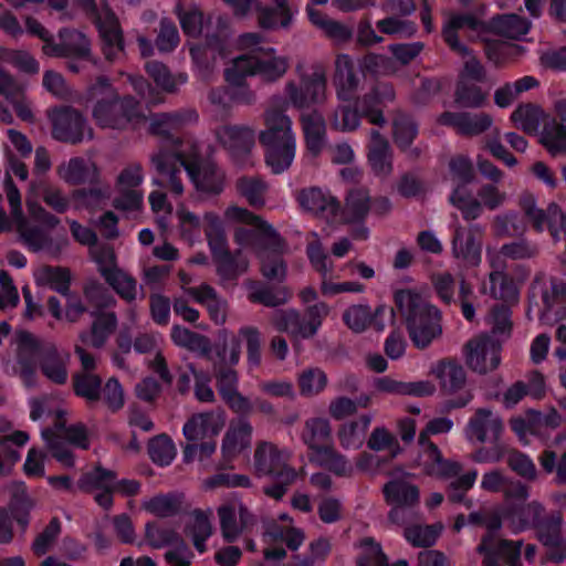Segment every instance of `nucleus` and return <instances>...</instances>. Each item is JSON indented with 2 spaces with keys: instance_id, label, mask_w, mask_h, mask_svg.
Instances as JSON below:
<instances>
[{
  "instance_id": "nucleus-43",
  "label": "nucleus",
  "mask_w": 566,
  "mask_h": 566,
  "mask_svg": "<svg viewBox=\"0 0 566 566\" xmlns=\"http://www.w3.org/2000/svg\"><path fill=\"white\" fill-rule=\"evenodd\" d=\"M33 507V502L30 499L24 482L15 484L10 501L8 504V512L18 526L24 532L30 524V513Z\"/></svg>"
},
{
  "instance_id": "nucleus-23",
  "label": "nucleus",
  "mask_w": 566,
  "mask_h": 566,
  "mask_svg": "<svg viewBox=\"0 0 566 566\" xmlns=\"http://www.w3.org/2000/svg\"><path fill=\"white\" fill-rule=\"evenodd\" d=\"M442 126L453 127L464 136H476L486 132L492 125V118L485 113L471 114L467 112L441 113L437 119Z\"/></svg>"
},
{
  "instance_id": "nucleus-28",
  "label": "nucleus",
  "mask_w": 566,
  "mask_h": 566,
  "mask_svg": "<svg viewBox=\"0 0 566 566\" xmlns=\"http://www.w3.org/2000/svg\"><path fill=\"white\" fill-rule=\"evenodd\" d=\"M374 387L377 391L390 395L429 397L434 394L436 387L429 380L400 381L388 376L379 377L374 380Z\"/></svg>"
},
{
  "instance_id": "nucleus-56",
  "label": "nucleus",
  "mask_w": 566,
  "mask_h": 566,
  "mask_svg": "<svg viewBox=\"0 0 566 566\" xmlns=\"http://www.w3.org/2000/svg\"><path fill=\"white\" fill-rule=\"evenodd\" d=\"M370 210V196L364 188L348 191L346 197V212L350 222H363Z\"/></svg>"
},
{
  "instance_id": "nucleus-58",
  "label": "nucleus",
  "mask_w": 566,
  "mask_h": 566,
  "mask_svg": "<svg viewBox=\"0 0 566 566\" xmlns=\"http://www.w3.org/2000/svg\"><path fill=\"white\" fill-rule=\"evenodd\" d=\"M367 447L375 452L389 450L388 461L395 459L402 451L397 438L385 427H376L371 431Z\"/></svg>"
},
{
  "instance_id": "nucleus-16",
  "label": "nucleus",
  "mask_w": 566,
  "mask_h": 566,
  "mask_svg": "<svg viewBox=\"0 0 566 566\" xmlns=\"http://www.w3.org/2000/svg\"><path fill=\"white\" fill-rule=\"evenodd\" d=\"M59 39L60 42H55L53 38L51 44L42 46L45 55L76 60L91 59V41L83 32L73 28H62L59 31Z\"/></svg>"
},
{
  "instance_id": "nucleus-39",
  "label": "nucleus",
  "mask_w": 566,
  "mask_h": 566,
  "mask_svg": "<svg viewBox=\"0 0 566 566\" xmlns=\"http://www.w3.org/2000/svg\"><path fill=\"white\" fill-rule=\"evenodd\" d=\"M184 500L182 493H159L144 502L143 509L160 518L174 517L181 513Z\"/></svg>"
},
{
  "instance_id": "nucleus-38",
  "label": "nucleus",
  "mask_w": 566,
  "mask_h": 566,
  "mask_svg": "<svg viewBox=\"0 0 566 566\" xmlns=\"http://www.w3.org/2000/svg\"><path fill=\"white\" fill-rule=\"evenodd\" d=\"M217 360L213 363V369L217 380V389L221 398L238 390V373L230 366H227V343L218 346L216 349Z\"/></svg>"
},
{
  "instance_id": "nucleus-7",
  "label": "nucleus",
  "mask_w": 566,
  "mask_h": 566,
  "mask_svg": "<svg viewBox=\"0 0 566 566\" xmlns=\"http://www.w3.org/2000/svg\"><path fill=\"white\" fill-rule=\"evenodd\" d=\"M396 93L392 84L376 83L369 92L355 98L354 105H342L335 112V126L343 132L355 130L361 118L370 124L384 127L387 123L384 111L395 101Z\"/></svg>"
},
{
  "instance_id": "nucleus-6",
  "label": "nucleus",
  "mask_w": 566,
  "mask_h": 566,
  "mask_svg": "<svg viewBox=\"0 0 566 566\" xmlns=\"http://www.w3.org/2000/svg\"><path fill=\"white\" fill-rule=\"evenodd\" d=\"M264 148V160L274 175L286 171L296 151V140L290 117L280 109H271L265 115V129L259 135Z\"/></svg>"
},
{
  "instance_id": "nucleus-2",
  "label": "nucleus",
  "mask_w": 566,
  "mask_h": 566,
  "mask_svg": "<svg viewBox=\"0 0 566 566\" xmlns=\"http://www.w3.org/2000/svg\"><path fill=\"white\" fill-rule=\"evenodd\" d=\"M199 115L196 109L186 108L170 113L156 114L150 122L149 133L160 137V148L151 156V164L158 175L166 179L165 182L154 179L153 182L168 187L179 196L184 191L180 174V160L178 154H185V133L187 125L197 123Z\"/></svg>"
},
{
  "instance_id": "nucleus-17",
  "label": "nucleus",
  "mask_w": 566,
  "mask_h": 566,
  "mask_svg": "<svg viewBox=\"0 0 566 566\" xmlns=\"http://www.w3.org/2000/svg\"><path fill=\"white\" fill-rule=\"evenodd\" d=\"M105 59L114 62L125 53V40L118 18L108 7L103 15L93 17Z\"/></svg>"
},
{
  "instance_id": "nucleus-9",
  "label": "nucleus",
  "mask_w": 566,
  "mask_h": 566,
  "mask_svg": "<svg viewBox=\"0 0 566 566\" xmlns=\"http://www.w3.org/2000/svg\"><path fill=\"white\" fill-rule=\"evenodd\" d=\"M184 147L185 154H178L180 165L196 190L210 196H219L224 189V172L210 157L205 156L200 145L186 134Z\"/></svg>"
},
{
  "instance_id": "nucleus-8",
  "label": "nucleus",
  "mask_w": 566,
  "mask_h": 566,
  "mask_svg": "<svg viewBox=\"0 0 566 566\" xmlns=\"http://www.w3.org/2000/svg\"><path fill=\"white\" fill-rule=\"evenodd\" d=\"M226 214L230 219L256 227L259 232L264 237L265 248L270 251V253L261 260L262 275L268 280L284 281L286 276V263L282 254L285 249V241L273 226L247 208L238 206L229 207Z\"/></svg>"
},
{
  "instance_id": "nucleus-4",
  "label": "nucleus",
  "mask_w": 566,
  "mask_h": 566,
  "mask_svg": "<svg viewBox=\"0 0 566 566\" xmlns=\"http://www.w3.org/2000/svg\"><path fill=\"white\" fill-rule=\"evenodd\" d=\"M394 303L415 347L424 349L442 334L440 310L426 302L419 293L398 290L394 294Z\"/></svg>"
},
{
  "instance_id": "nucleus-36",
  "label": "nucleus",
  "mask_w": 566,
  "mask_h": 566,
  "mask_svg": "<svg viewBox=\"0 0 566 566\" xmlns=\"http://www.w3.org/2000/svg\"><path fill=\"white\" fill-rule=\"evenodd\" d=\"M302 439L311 450V454L318 453L319 448L332 446V428L326 418L315 417L305 421Z\"/></svg>"
},
{
  "instance_id": "nucleus-52",
  "label": "nucleus",
  "mask_w": 566,
  "mask_h": 566,
  "mask_svg": "<svg viewBox=\"0 0 566 566\" xmlns=\"http://www.w3.org/2000/svg\"><path fill=\"white\" fill-rule=\"evenodd\" d=\"M42 439L46 443V447L57 462L65 468H73L75 465V457L72 450L69 448L65 440H63L56 432L51 428H45L41 432Z\"/></svg>"
},
{
  "instance_id": "nucleus-54",
  "label": "nucleus",
  "mask_w": 566,
  "mask_h": 566,
  "mask_svg": "<svg viewBox=\"0 0 566 566\" xmlns=\"http://www.w3.org/2000/svg\"><path fill=\"white\" fill-rule=\"evenodd\" d=\"M235 188L251 207L262 208L265 205L264 195L268 185L260 178L248 176L240 177L237 180Z\"/></svg>"
},
{
  "instance_id": "nucleus-25",
  "label": "nucleus",
  "mask_w": 566,
  "mask_h": 566,
  "mask_svg": "<svg viewBox=\"0 0 566 566\" xmlns=\"http://www.w3.org/2000/svg\"><path fill=\"white\" fill-rule=\"evenodd\" d=\"M367 160L375 176L386 178L394 170V154L388 139L377 129L370 133Z\"/></svg>"
},
{
  "instance_id": "nucleus-22",
  "label": "nucleus",
  "mask_w": 566,
  "mask_h": 566,
  "mask_svg": "<svg viewBox=\"0 0 566 566\" xmlns=\"http://www.w3.org/2000/svg\"><path fill=\"white\" fill-rule=\"evenodd\" d=\"M220 527L226 542H234L240 534L254 523V516L249 509L240 503L238 507L234 504H224L218 509Z\"/></svg>"
},
{
  "instance_id": "nucleus-33",
  "label": "nucleus",
  "mask_w": 566,
  "mask_h": 566,
  "mask_svg": "<svg viewBox=\"0 0 566 566\" xmlns=\"http://www.w3.org/2000/svg\"><path fill=\"white\" fill-rule=\"evenodd\" d=\"M444 394H453L461 390L467 381V373L455 359H442L433 369Z\"/></svg>"
},
{
  "instance_id": "nucleus-49",
  "label": "nucleus",
  "mask_w": 566,
  "mask_h": 566,
  "mask_svg": "<svg viewBox=\"0 0 566 566\" xmlns=\"http://www.w3.org/2000/svg\"><path fill=\"white\" fill-rule=\"evenodd\" d=\"M560 526L562 516L559 513L546 514L545 512L533 530L544 546H556L563 543Z\"/></svg>"
},
{
  "instance_id": "nucleus-34",
  "label": "nucleus",
  "mask_w": 566,
  "mask_h": 566,
  "mask_svg": "<svg viewBox=\"0 0 566 566\" xmlns=\"http://www.w3.org/2000/svg\"><path fill=\"white\" fill-rule=\"evenodd\" d=\"M59 176L71 186H80L86 182L98 181V170L95 165L90 166L82 157H73L66 165L57 168Z\"/></svg>"
},
{
  "instance_id": "nucleus-59",
  "label": "nucleus",
  "mask_w": 566,
  "mask_h": 566,
  "mask_svg": "<svg viewBox=\"0 0 566 566\" xmlns=\"http://www.w3.org/2000/svg\"><path fill=\"white\" fill-rule=\"evenodd\" d=\"M539 108L534 104H521L511 114V120L526 134H535L539 127Z\"/></svg>"
},
{
  "instance_id": "nucleus-64",
  "label": "nucleus",
  "mask_w": 566,
  "mask_h": 566,
  "mask_svg": "<svg viewBox=\"0 0 566 566\" xmlns=\"http://www.w3.org/2000/svg\"><path fill=\"white\" fill-rule=\"evenodd\" d=\"M361 553L357 556V566H384L387 559L381 545L373 537H364L359 542Z\"/></svg>"
},
{
  "instance_id": "nucleus-37",
  "label": "nucleus",
  "mask_w": 566,
  "mask_h": 566,
  "mask_svg": "<svg viewBox=\"0 0 566 566\" xmlns=\"http://www.w3.org/2000/svg\"><path fill=\"white\" fill-rule=\"evenodd\" d=\"M307 150L317 156L325 146L326 125L324 117L316 111L301 117Z\"/></svg>"
},
{
  "instance_id": "nucleus-27",
  "label": "nucleus",
  "mask_w": 566,
  "mask_h": 566,
  "mask_svg": "<svg viewBox=\"0 0 566 566\" xmlns=\"http://www.w3.org/2000/svg\"><path fill=\"white\" fill-rule=\"evenodd\" d=\"M503 430L504 424L500 417H494L490 409L479 408L470 418L465 432L469 439L474 438L481 443L486 441L488 432H490V441L499 443Z\"/></svg>"
},
{
  "instance_id": "nucleus-35",
  "label": "nucleus",
  "mask_w": 566,
  "mask_h": 566,
  "mask_svg": "<svg viewBox=\"0 0 566 566\" xmlns=\"http://www.w3.org/2000/svg\"><path fill=\"white\" fill-rule=\"evenodd\" d=\"M310 460L338 478H350L355 471L348 458L336 451L333 444L319 448L318 453L310 455Z\"/></svg>"
},
{
  "instance_id": "nucleus-13",
  "label": "nucleus",
  "mask_w": 566,
  "mask_h": 566,
  "mask_svg": "<svg viewBox=\"0 0 566 566\" xmlns=\"http://www.w3.org/2000/svg\"><path fill=\"white\" fill-rule=\"evenodd\" d=\"M48 117L52 125L51 135L57 142L77 145L84 140L85 136L93 139L94 133L87 118L80 109L71 105L51 108Z\"/></svg>"
},
{
  "instance_id": "nucleus-26",
  "label": "nucleus",
  "mask_w": 566,
  "mask_h": 566,
  "mask_svg": "<svg viewBox=\"0 0 566 566\" xmlns=\"http://www.w3.org/2000/svg\"><path fill=\"white\" fill-rule=\"evenodd\" d=\"M359 81L354 61L347 54H339L335 61L333 76L338 99L343 102L355 99Z\"/></svg>"
},
{
  "instance_id": "nucleus-29",
  "label": "nucleus",
  "mask_w": 566,
  "mask_h": 566,
  "mask_svg": "<svg viewBox=\"0 0 566 566\" xmlns=\"http://www.w3.org/2000/svg\"><path fill=\"white\" fill-rule=\"evenodd\" d=\"M252 426L247 419H239L223 437L221 452L226 462H231L238 454L251 447Z\"/></svg>"
},
{
  "instance_id": "nucleus-10",
  "label": "nucleus",
  "mask_w": 566,
  "mask_h": 566,
  "mask_svg": "<svg viewBox=\"0 0 566 566\" xmlns=\"http://www.w3.org/2000/svg\"><path fill=\"white\" fill-rule=\"evenodd\" d=\"M254 469L258 475L271 478L272 483L264 486V493L274 500H282L298 476L297 471L286 463L284 451L265 441L255 449Z\"/></svg>"
},
{
  "instance_id": "nucleus-57",
  "label": "nucleus",
  "mask_w": 566,
  "mask_h": 566,
  "mask_svg": "<svg viewBox=\"0 0 566 566\" xmlns=\"http://www.w3.org/2000/svg\"><path fill=\"white\" fill-rule=\"evenodd\" d=\"M41 279L62 296L70 295L72 292V273L67 268L44 265L41 270Z\"/></svg>"
},
{
  "instance_id": "nucleus-60",
  "label": "nucleus",
  "mask_w": 566,
  "mask_h": 566,
  "mask_svg": "<svg viewBox=\"0 0 566 566\" xmlns=\"http://www.w3.org/2000/svg\"><path fill=\"white\" fill-rule=\"evenodd\" d=\"M61 532L62 523L57 516H53L43 531L35 536L31 545L33 554L38 557L45 555L56 542Z\"/></svg>"
},
{
  "instance_id": "nucleus-14",
  "label": "nucleus",
  "mask_w": 566,
  "mask_h": 566,
  "mask_svg": "<svg viewBox=\"0 0 566 566\" xmlns=\"http://www.w3.org/2000/svg\"><path fill=\"white\" fill-rule=\"evenodd\" d=\"M482 229L479 224L455 226L452 231V255L465 266H476L482 260Z\"/></svg>"
},
{
  "instance_id": "nucleus-45",
  "label": "nucleus",
  "mask_w": 566,
  "mask_h": 566,
  "mask_svg": "<svg viewBox=\"0 0 566 566\" xmlns=\"http://www.w3.org/2000/svg\"><path fill=\"white\" fill-rule=\"evenodd\" d=\"M275 7H265L260 10L258 21L263 30H276L289 28L293 13L287 0H274Z\"/></svg>"
},
{
  "instance_id": "nucleus-32",
  "label": "nucleus",
  "mask_w": 566,
  "mask_h": 566,
  "mask_svg": "<svg viewBox=\"0 0 566 566\" xmlns=\"http://www.w3.org/2000/svg\"><path fill=\"white\" fill-rule=\"evenodd\" d=\"M275 50L269 48L264 56L248 54L253 75H260L263 80L273 82L282 77L289 67L287 59L274 55Z\"/></svg>"
},
{
  "instance_id": "nucleus-55",
  "label": "nucleus",
  "mask_w": 566,
  "mask_h": 566,
  "mask_svg": "<svg viewBox=\"0 0 566 566\" xmlns=\"http://www.w3.org/2000/svg\"><path fill=\"white\" fill-rule=\"evenodd\" d=\"M478 84L458 78L454 91L455 102L463 107H481L486 99V93Z\"/></svg>"
},
{
  "instance_id": "nucleus-62",
  "label": "nucleus",
  "mask_w": 566,
  "mask_h": 566,
  "mask_svg": "<svg viewBox=\"0 0 566 566\" xmlns=\"http://www.w3.org/2000/svg\"><path fill=\"white\" fill-rule=\"evenodd\" d=\"M344 324L354 333H363L370 327V306L367 304H355L343 312Z\"/></svg>"
},
{
  "instance_id": "nucleus-50",
  "label": "nucleus",
  "mask_w": 566,
  "mask_h": 566,
  "mask_svg": "<svg viewBox=\"0 0 566 566\" xmlns=\"http://www.w3.org/2000/svg\"><path fill=\"white\" fill-rule=\"evenodd\" d=\"M541 144L552 156L566 154V126L556 119L546 122L541 134Z\"/></svg>"
},
{
  "instance_id": "nucleus-31",
  "label": "nucleus",
  "mask_w": 566,
  "mask_h": 566,
  "mask_svg": "<svg viewBox=\"0 0 566 566\" xmlns=\"http://www.w3.org/2000/svg\"><path fill=\"white\" fill-rule=\"evenodd\" d=\"M382 495L388 505H402L413 509L420 502L419 488L402 479H392L385 483Z\"/></svg>"
},
{
  "instance_id": "nucleus-63",
  "label": "nucleus",
  "mask_w": 566,
  "mask_h": 566,
  "mask_svg": "<svg viewBox=\"0 0 566 566\" xmlns=\"http://www.w3.org/2000/svg\"><path fill=\"white\" fill-rule=\"evenodd\" d=\"M493 229L499 237H520L524 233L526 226L518 212L510 211L494 219Z\"/></svg>"
},
{
  "instance_id": "nucleus-46",
  "label": "nucleus",
  "mask_w": 566,
  "mask_h": 566,
  "mask_svg": "<svg viewBox=\"0 0 566 566\" xmlns=\"http://www.w3.org/2000/svg\"><path fill=\"white\" fill-rule=\"evenodd\" d=\"M147 454L155 465L167 468L175 460L177 449L167 433H160L148 440Z\"/></svg>"
},
{
  "instance_id": "nucleus-30",
  "label": "nucleus",
  "mask_w": 566,
  "mask_h": 566,
  "mask_svg": "<svg viewBox=\"0 0 566 566\" xmlns=\"http://www.w3.org/2000/svg\"><path fill=\"white\" fill-rule=\"evenodd\" d=\"M90 315L94 318L90 334L82 333L80 338L83 343H87L90 337V343L94 348H102L117 328V316L114 312H105V310L91 311Z\"/></svg>"
},
{
  "instance_id": "nucleus-21",
  "label": "nucleus",
  "mask_w": 566,
  "mask_h": 566,
  "mask_svg": "<svg viewBox=\"0 0 566 566\" xmlns=\"http://www.w3.org/2000/svg\"><path fill=\"white\" fill-rule=\"evenodd\" d=\"M218 137L238 163L250 155L255 143L254 130L243 125H226L219 130Z\"/></svg>"
},
{
  "instance_id": "nucleus-48",
  "label": "nucleus",
  "mask_w": 566,
  "mask_h": 566,
  "mask_svg": "<svg viewBox=\"0 0 566 566\" xmlns=\"http://www.w3.org/2000/svg\"><path fill=\"white\" fill-rule=\"evenodd\" d=\"M116 479L117 473L115 471L105 469L101 464H97L91 471L81 475L77 481V486L83 492L114 489Z\"/></svg>"
},
{
  "instance_id": "nucleus-1",
  "label": "nucleus",
  "mask_w": 566,
  "mask_h": 566,
  "mask_svg": "<svg viewBox=\"0 0 566 566\" xmlns=\"http://www.w3.org/2000/svg\"><path fill=\"white\" fill-rule=\"evenodd\" d=\"M530 21L516 13H501L484 21L473 11H451L444 17L441 38L447 46L458 55L468 57L472 50L467 43H484L485 55L497 61L501 56V44L488 40L489 34L517 40L528 33Z\"/></svg>"
},
{
  "instance_id": "nucleus-61",
  "label": "nucleus",
  "mask_w": 566,
  "mask_h": 566,
  "mask_svg": "<svg viewBox=\"0 0 566 566\" xmlns=\"http://www.w3.org/2000/svg\"><path fill=\"white\" fill-rule=\"evenodd\" d=\"M277 327L281 331H295L302 335L303 338L313 337L317 331L318 326L312 324L308 319L301 318L300 314L296 311L284 312L277 318Z\"/></svg>"
},
{
  "instance_id": "nucleus-47",
  "label": "nucleus",
  "mask_w": 566,
  "mask_h": 566,
  "mask_svg": "<svg viewBox=\"0 0 566 566\" xmlns=\"http://www.w3.org/2000/svg\"><path fill=\"white\" fill-rule=\"evenodd\" d=\"M102 384V377L95 373H74L72 376L74 395L90 403L101 400Z\"/></svg>"
},
{
  "instance_id": "nucleus-3",
  "label": "nucleus",
  "mask_w": 566,
  "mask_h": 566,
  "mask_svg": "<svg viewBox=\"0 0 566 566\" xmlns=\"http://www.w3.org/2000/svg\"><path fill=\"white\" fill-rule=\"evenodd\" d=\"M86 98L95 102L92 116L101 128L124 130L146 120L140 102L133 95H120L106 75L88 85Z\"/></svg>"
},
{
  "instance_id": "nucleus-40",
  "label": "nucleus",
  "mask_w": 566,
  "mask_h": 566,
  "mask_svg": "<svg viewBox=\"0 0 566 566\" xmlns=\"http://www.w3.org/2000/svg\"><path fill=\"white\" fill-rule=\"evenodd\" d=\"M370 423L371 417L361 415L355 420L340 424L337 432L340 446L346 450L359 449L364 444Z\"/></svg>"
},
{
  "instance_id": "nucleus-11",
  "label": "nucleus",
  "mask_w": 566,
  "mask_h": 566,
  "mask_svg": "<svg viewBox=\"0 0 566 566\" xmlns=\"http://www.w3.org/2000/svg\"><path fill=\"white\" fill-rule=\"evenodd\" d=\"M505 524L504 505L500 512L485 515L484 526L488 536L483 537L479 552L483 555L484 566H523L521 562L522 541L501 539L497 543H488V538L495 535Z\"/></svg>"
},
{
  "instance_id": "nucleus-19",
  "label": "nucleus",
  "mask_w": 566,
  "mask_h": 566,
  "mask_svg": "<svg viewBox=\"0 0 566 566\" xmlns=\"http://www.w3.org/2000/svg\"><path fill=\"white\" fill-rule=\"evenodd\" d=\"M467 364L481 375L497 368L501 363V345L490 337L470 340L467 344Z\"/></svg>"
},
{
  "instance_id": "nucleus-12",
  "label": "nucleus",
  "mask_w": 566,
  "mask_h": 566,
  "mask_svg": "<svg viewBox=\"0 0 566 566\" xmlns=\"http://www.w3.org/2000/svg\"><path fill=\"white\" fill-rule=\"evenodd\" d=\"M203 222V231L218 275L226 280L235 279L239 275V264L235 254L229 250L221 218L214 212H207Z\"/></svg>"
},
{
  "instance_id": "nucleus-53",
  "label": "nucleus",
  "mask_w": 566,
  "mask_h": 566,
  "mask_svg": "<svg viewBox=\"0 0 566 566\" xmlns=\"http://www.w3.org/2000/svg\"><path fill=\"white\" fill-rule=\"evenodd\" d=\"M145 539L150 547L158 549L181 542V536L174 528L150 521L145 525Z\"/></svg>"
},
{
  "instance_id": "nucleus-24",
  "label": "nucleus",
  "mask_w": 566,
  "mask_h": 566,
  "mask_svg": "<svg viewBox=\"0 0 566 566\" xmlns=\"http://www.w3.org/2000/svg\"><path fill=\"white\" fill-rule=\"evenodd\" d=\"M298 202L307 211L315 216L334 222L340 212L339 201L331 193L324 192L318 187L303 189L298 195Z\"/></svg>"
},
{
  "instance_id": "nucleus-42",
  "label": "nucleus",
  "mask_w": 566,
  "mask_h": 566,
  "mask_svg": "<svg viewBox=\"0 0 566 566\" xmlns=\"http://www.w3.org/2000/svg\"><path fill=\"white\" fill-rule=\"evenodd\" d=\"M30 191L41 197L43 202L56 213H65L70 209V199L61 188L45 179L32 181Z\"/></svg>"
},
{
  "instance_id": "nucleus-44",
  "label": "nucleus",
  "mask_w": 566,
  "mask_h": 566,
  "mask_svg": "<svg viewBox=\"0 0 566 566\" xmlns=\"http://www.w3.org/2000/svg\"><path fill=\"white\" fill-rule=\"evenodd\" d=\"M419 135V124L407 113H399L392 120V139L401 153L409 150Z\"/></svg>"
},
{
  "instance_id": "nucleus-51",
  "label": "nucleus",
  "mask_w": 566,
  "mask_h": 566,
  "mask_svg": "<svg viewBox=\"0 0 566 566\" xmlns=\"http://www.w3.org/2000/svg\"><path fill=\"white\" fill-rule=\"evenodd\" d=\"M83 295L93 311H103L115 305L116 301L108 289L97 279H87L83 285Z\"/></svg>"
},
{
  "instance_id": "nucleus-18",
  "label": "nucleus",
  "mask_w": 566,
  "mask_h": 566,
  "mask_svg": "<svg viewBox=\"0 0 566 566\" xmlns=\"http://www.w3.org/2000/svg\"><path fill=\"white\" fill-rule=\"evenodd\" d=\"M98 272L105 282L126 302L136 298V280L116 265V256L112 250L95 256Z\"/></svg>"
},
{
  "instance_id": "nucleus-5",
  "label": "nucleus",
  "mask_w": 566,
  "mask_h": 566,
  "mask_svg": "<svg viewBox=\"0 0 566 566\" xmlns=\"http://www.w3.org/2000/svg\"><path fill=\"white\" fill-rule=\"evenodd\" d=\"M39 359L41 373L53 384L64 385L67 381L66 360L56 345L44 343L33 334L23 332L19 337L17 363L19 374L25 385L34 384Z\"/></svg>"
},
{
  "instance_id": "nucleus-41",
  "label": "nucleus",
  "mask_w": 566,
  "mask_h": 566,
  "mask_svg": "<svg viewBox=\"0 0 566 566\" xmlns=\"http://www.w3.org/2000/svg\"><path fill=\"white\" fill-rule=\"evenodd\" d=\"M462 464L458 461L443 458L436 443L429 446V459L424 462V471L430 476L448 480L462 472Z\"/></svg>"
},
{
  "instance_id": "nucleus-20",
  "label": "nucleus",
  "mask_w": 566,
  "mask_h": 566,
  "mask_svg": "<svg viewBox=\"0 0 566 566\" xmlns=\"http://www.w3.org/2000/svg\"><path fill=\"white\" fill-rule=\"evenodd\" d=\"M545 511L544 505L538 501H532L530 503H506L504 504L505 525L514 534L533 530Z\"/></svg>"
},
{
  "instance_id": "nucleus-15",
  "label": "nucleus",
  "mask_w": 566,
  "mask_h": 566,
  "mask_svg": "<svg viewBox=\"0 0 566 566\" xmlns=\"http://www.w3.org/2000/svg\"><path fill=\"white\" fill-rule=\"evenodd\" d=\"M326 90V76L323 71H314L312 74H303L300 84L289 82L285 87L286 95L296 108H308L324 101Z\"/></svg>"
}]
</instances>
